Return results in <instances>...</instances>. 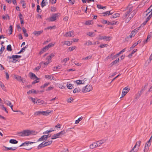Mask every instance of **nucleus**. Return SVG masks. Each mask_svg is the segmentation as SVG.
<instances>
[{"instance_id": "nucleus-1", "label": "nucleus", "mask_w": 152, "mask_h": 152, "mask_svg": "<svg viewBox=\"0 0 152 152\" xmlns=\"http://www.w3.org/2000/svg\"><path fill=\"white\" fill-rule=\"evenodd\" d=\"M35 131L29 130H24L22 131L17 133V134L19 136L25 137L29 136L31 134H33Z\"/></svg>"}, {"instance_id": "nucleus-2", "label": "nucleus", "mask_w": 152, "mask_h": 152, "mask_svg": "<svg viewBox=\"0 0 152 152\" xmlns=\"http://www.w3.org/2000/svg\"><path fill=\"white\" fill-rule=\"evenodd\" d=\"M21 57V56L19 55H12V56L7 57L8 59H9L8 60V61L13 63H16L18 60H15V58H20Z\"/></svg>"}, {"instance_id": "nucleus-3", "label": "nucleus", "mask_w": 152, "mask_h": 152, "mask_svg": "<svg viewBox=\"0 0 152 152\" xmlns=\"http://www.w3.org/2000/svg\"><path fill=\"white\" fill-rule=\"evenodd\" d=\"M51 112L49 111V110H47L46 111H36L34 113V115H48Z\"/></svg>"}, {"instance_id": "nucleus-4", "label": "nucleus", "mask_w": 152, "mask_h": 152, "mask_svg": "<svg viewBox=\"0 0 152 152\" xmlns=\"http://www.w3.org/2000/svg\"><path fill=\"white\" fill-rule=\"evenodd\" d=\"M52 142V141H48L47 142H43L40 144L37 147L38 149H40L45 146L49 145H50Z\"/></svg>"}, {"instance_id": "nucleus-5", "label": "nucleus", "mask_w": 152, "mask_h": 152, "mask_svg": "<svg viewBox=\"0 0 152 152\" xmlns=\"http://www.w3.org/2000/svg\"><path fill=\"white\" fill-rule=\"evenodd\" d=\"M141 143V141H139L137 142L134 147L129 152H135L136 151H137L139 147L140 146Z\"/></svg>"}, {"instance_id": "nucleus-6", "label": "nucleus", "mask_w": 152, "mask_h": 152, "mask_svg": "<svg viewBox=\"0 0 152 152\" xmlns=\"http://www.w3.org/2000/svg\"><path fill=\"white\" fill-rule=\"evenodd\" d=\"M92 86L91 85H87L83 88L82 91L83 93H86L90 91L92 89Z\"/></svg>"}, {"instance_id": "nucleus-7", "label": "nucleus", "mask_w": 152, "mask_h": 152, "mask_svg": "<svg viewBox=\"0 0 152 152\" xmlns=\"http://www.w3.org/2000/svg\"><path fill=\"white\" fill-rule=\"evenodd\" d=\"M74 32L73 31H69V32H66L64 35V36L66 37H74Z\"/></svg>"}, {"instance_id": "nucleus-8", "label": "nucleus", "mask_w": 152, "mask_h": 152, "mask_svg": "<svg viewBox=\"0 0 152 152\" xmlns=\"http://www.w3.org/2000/svg\"><path fill=\"white\" fill-rule=\"evenodd\" d=\"M129 88L127 87H126L124 88L123 90L122 94V96L120 97V98L124 96H125L126 94L129 92Z\"/></svg>"}, {"instance_id": "nucleus-9", "label": "nucleus", "mask_w": 152, "mask_h": 152, "mask_svg": "<svg viewBox=\"0 0 152 152\" xmlns=\"http://www.w3.org/2000/svg\"><path fill=\"white\" fill-rule=\"evenodd\" d=\"M46 61L45 62L43 61L41 62L40 64L42 65V64L44 65V66H43V67H45V66H47L48 64L51 62L52 61V60L50 59H46Z\"/></svg>"}, {"instance_id": "nucleus-10", "label": "nucleus", "mask_w": 152, "mask_h": 152, "mask_svg": "<svg viewBox=\"0 0 152 152\" xmlns=\"http://www.w3.org/2000/svg\"><path fill=\"white\" fill-rule=\"evenodd\" d=\"M110 37H109L106 36H100L99 37V39L100 40L103 39L106 41H109L110 40Z\"/></svg>"}, {"instance_id": "nucleus-11", "label": "nucleus", "mask_w": 152, "mask_h": 152, "mask_svg": "<svg viewBox=\"0 0 152 152\" xmlns=\"http://www.w3.org/2000/svg\"><path fill=\"white\" fill-rule=\"evenodd\" d=\"M150 12H152V4L144 12V14L146 16H147Z\"/></svg>"}, {"instance_id": "nucleus-12", "label": "nucleus", "mask_w": 152, "mask_h": 152, "mask_svg": "<svg viewBox=\"0 0 152 152\" xmlns=\"http://www.w3.org/2000/svg\"><path fill=\"white\" fill-rule=\"evenodd\" d=\"M58 16L57 14H54L50 18V20L51 21H54L56 19V17Z\"/></svg>"}, {"instance_id": "nucleus-13", "label": "nucleus", "mask_w": 152, "mask_h": 152, "mask_svg": "<svg viewBox=\"0 0 152 152\" xmlns=\"http://www.w3.org/2000/svg\"><path fill=\"white\" fill-rule=\"evenodd\" d=\"M105 142L106 140L104 139L97 141L96 142L97 147L100 146L102 144Z\"/></svg>"}, {"instance_id": "nucleus-14", "label": "nucleus", "mask_w": 152, "mask_h": 152, "mask_svg": "<svg viewBox=\"0 0 152 152\" xmlns=\"http://www.w3.org/2000/svg\"><path fill=\"white\" fill-rule=\"evenodd\" d=\"M61 137V136L59 133H58L53 135L51 137V139L52 140H54L56 138H60Z\"/></svg>"}, {"instance_id": "nucleus-15", "label": "nucleus", "mask_w": 152, "mask_h": 152, "mask_svg": "<svg viewBox=\"0 0 152 152\" xmlns=\"http://www.w3.org/2000/svg\"><path fill=\"white\" fill-rule=\"evenodd\" d=\"M43 32V30H41L39 31H34L33 34L37 37H38L41 34H42Z\"/></svg>"}, {"instance_id": "nucleus-16", "label": "nucleus", "mask_w": 152, "mask_h": 152, "mask_svg": "<svg viewBox=\"0 0 152 152\" xmlns=\"http://www.w3.org/2000/svg\"><path fill=\"white\" fill-rule=\"evenodd\" d=\"M34 143H35L34 142L26 141L24 143H23L21 145H20V147L23 146H28V145L29 144H31Z\"/></svg>"}, {"instance_id": "nucleus-17", "label": "nucleus", "mask_w": 152, "mask_h": 152, "mask_svg": "<svg viewBox=\"0 0 152 152\" xmlns=\"http://www.w3.org/2000/svg\"><path fill=\"white\" fill-rule=\"evenodd\" d=\"M142 40L141 39L139 40L138 41L134 43L132 46L130 47L131 49H132L134 48L137 46L139 43H140L141 42Z\"/></svg>"}, {"instance_id": "nucleus-18", "label": "nucleus", "mask_w": 152, "mask_h": 152, "mask_svg": "<svg viewBox=\"0 0 152 152\" xmlns=\"http://www.w3.org/2000/svg\"><path fill=\"white\" fill-rule=\"evenodd\" d=\"M136 10H134L132 12H131V14L129 15V18L130 19L133 18V17L136 14Z\"/></svg>"}, {"instance_id": "nucleus-19", "label": "nucleus", "mask_w": 152, "mask_h": 152, "mask_svg": "<svg viewBox=\"0 0 152 152\" xmlns=\"http://www.w3.org/2000/svg\"><path fill=\"white\" fill-rule=\"evenodd\" d=\"M96 143V142H94L91 144L90 146V148L93 149L97 147Z\"/></svg>"}, {"instance_id": "nucleus-20", "label": "nucleus", "mask_w": 152, "mask_h": 152, "mask_svg": "<svg viewBox=\"0 0 152 152\" xmlns=\"http://www.w3.org/2000/svg\"><path fill=\"white\" fill-rule=\"evenodd\" d=\"M56 55L55 53H53L50 54V55L48 56L46 59H50L51 60V58L53 57Z\"/></svg>"}, {"instance_id": "nucleus-21", "label": "nucleus", "mask_w": 152, "mask_h": 152, "mask_svg": "<svg viewBox=\"0 0 152 152\" xmlns=\"http://www.w3.org/2000/svg\"><path fill=\"white\" fill-rule=\"evenodd\" d=\"M44 101L40 99H37L36 101V103L37 104L40 105L44 103Z\"/></svg>"}, {"instance_id": "nucleus-22", "label": "nucleus", "mask_w": 152, "mask_h": 152, "mask_svg": "<svg viewBox=\"0 0 152 152\" xmlns=\"http://www.w3.org/2000/svg\"><path fill=\"white\" fill-rule=\"evenodd\" d=\"M133 6L132 5H128L127 7V11L130 13L133 10Z\"/></svg>"}, {"instance_id": "nucleus-23", "label": "nucleus", "mask_w": 152, "mask_h": 152, "mask_svg": "<svg viewBox=\"0 0 152 152\" xmlns=\"http://www.w3.org/2000/svg\"><path fill=\"white\" fill-rule=\"evenodd\" d=\"M46 139L45 135L42 136L40 138H39L38 140L37 141H41L43 140H46Z\"/></svg>"}, {"instance_id": "nucleus-24", "label": "nucleus", "mask_w": 152, "mask_h": 152, "mask_svg": "<svg viewBox=\"0 0 152 152\" xmlns=\"http://www.w3.org/2000/svg\"><path fill=\"white\" fill-rule=\"evenodd\" d=\"M111 11H107L103 13L102 14L104 15L103 16H104L106 15H111L113 14V12H111Z\"/></svg>"}, {"instance_id": "nucleus-25", "label": "nucleus", "mask_w": 152, "mask_h": 152, "mask_svg": "<svg viewBox=\"0 0 152 152\" xmlns=\"http://www.w3.org/2000/svg\"><path fill=\"white\" fill-rule=\"evenodd\" d=\"M22 30L24 33V36L25 37H27L28 36V34L26 33V30L25 28L23 27L22 28Z\"/></svg>"}, {"instance_id": "nucleus-26", "label": "nucleus", "mask_w": 152, "mask_h": 152, "mask_svg": "<svg viewBox=\"0 0 152 152\" xmlns=\"http://www.w3.org/2000/svg\"><path fill=\"white\" fill-rule=\"evenodd\" d=\"M10 142L12 144H17L18 143V141L14 139H11L10 140Z\"/></svg>"}, {"instance_id": "nucleus-27", "label": "nucleus", "mask_w": 152, "mask_h": 152, "mask_svg": "<svg viewBox=\"0 0 152 152\" xmlns=\"http://www.w3.org/2000/svg\"><path fill=\"white\" fill-rule=\"evenodd\" d=\"M93 45L91 41L90 40H88L87 41H86V42L84 44V45Z\"/></svg>"}, {"instance_id": "nucleus-28", "label": "nucleus", "mask_w": 152, "mask_h": 152, "mask_svg": "<svg viewBox=\"0 0 152 152\" xmlns=\"http://www.w3.org/2000/svg\"><path fill=\"white\" fill-rule=\"evenodd\" d=\"M93 22L92 20H88L86 21L85 23L86 25H89L93 24Z\"/></svg>"}, {"instance_id": "nucleus-29", "label": "nucleus", "mask_w": 152, "mask_h": 152, "mask_svg": "<svg viewBox=\"0 0 152 152\" xmlns=\"http://www.w3.org/2000/svg\"><path fill=\"white\" fill-rule=\"evenodd\" d=\"M72 42L69 41H65L64 42V44L66 45H67L70 46L71 45Z\"/></svg>"}, {"instance_id": "nucleus-30", "label": "nucleus", "mask_w": 152, "mask_h": 152, "mask_svg": "<svg viewBox=\"0 0 152 152\" xmlns=\"http://www.w3.org/2000/svg\"><path fill=\"white\" fill-rule=\"evenodd\" d=\"M87 34V35H88L90 37H94L95 35V34L94 32H88Z\"/></svg>"}, {"instance_id": "nucleus-31", "label": "nucleus", "mask_w": 152, "mask_h": 152, "mask_svg": "<svg viewBox=\"0 0 152 152\" xmlns=\"http://www.w3.org/2000/svg\"><path fill=\"white\" fill-rule=\"evenodd\" d=\"M83 81L84 82V81H82L81 80H77L75 81L76 83L78 85L83 84L84 83H83Z\"/></svg>"}, {"instance_id": "nucleus-32", "label": "nucleus", "mask_w": 152, "mask_h": 152, "mask_svg": "<svg viewBox=\"0 0 152 152\" xmlns=\"http://www.w3.org/2000/svg\"><path fill=\"white\" fill-rule=\"evenodd\" d=\"M92 57V55H89L87 57H86L85 58H82V60H89L90 59H91Z\"/></svg>"}, {"instance_id": "nucleus-33", "label": "nucleus", "mask_w": 152, "mask_h": 152, "mask_svg": "<svg viewBox=\"0 0 152 152\" xmlns=\"http://www.w3.org/2000/svg\"><path fill=\"white\" fill-rule=\"evenodd\" d=\"M37 10L39 13H41L42 10L40 8V6L39 5L37 6Z\"/></svg>"}, {"instance_id": "nucleus-34", "label": "nucleus", "mask_w": 152, "mask_h": 152, "mask_svg": "<svg viewBox=\"0 0 152 152\" xmlns=\"http://www.w3.org/2000/svg\"><path fill=\"white\" fill-rule=\"evenodd\" d=\"M27 93L28 94H30L32 93H37L36 92V91L35 90H29L27 92Z\"/></svg>"}, {"instance_id": "nucleus-35", "label": "nucleus", "mask_w": 152, "mask_h": 152, "mask_svg": "<svg viewBox=\"0 0 152 152\" xmlns=\"http://www.w3.org/2000/svg\"><path fill=\"white\" fill-rule=\"evenodd\" d=\"M4 103L5 104H6L8 106H11L12 104L9 101L6 100L4 101Z\"/></svg>"}, {"instance_id": "nucleus-36", "label": "nucleus", "mask_w": 152, "mask_h": 152, "mask_svg": "<svg viewBox=\"0 0 152 152\" xmlns=\"http://www.w3.org/2000/svg\"><path fill=\"white\" fill-rule=\"evenodd\" d=\"M51 77H52V80H53V78H54V77H53V76H51L50 75H45V78L46 79H50L51 80H52Z\"/></svg>"}, {"instance_id": "nucleus-37", "label": "nucleus", "mask_w": 152, "mask_h": 152, "mask_svg": "<svg viewBox=\"0 0 152 152\" xmlns=\"http://www.w3.org/2000/svg\"><path fill=\"white\" fill-rule=\"evenodd\" d=\"M50 84V83H45L43 85L41 86L40 87V88H44L45 87H46L48 86Z\"/></svg>"}, {"instance_id": "nucleus-38", "label": "nucleus", "mask_w": 152, "mask_h": 152, "mask_svg": "<svg viewBox=\"0 0 152 152\" xmlns=\"http://www.w3.org/2000/svg\"><path fill=\"white\" fill-rule=\"evenodd\" d=\"M80 91V89L79 88H75L73 91V93H79Z\"/></svg>"}, {"instance_id": "nucleus-39", "label": "nucleus", "mask_w": 152, "mask_h": 152, "mask_svg": "<svg viewBox=\"0 0 152 152\" xmlns=\"http://www.w3.org/2000/svg\"><path fill=\"white\" fill-rule=\"evenodd\" d=\"M28 99H29L31 100L32 102L34 103H36V100L34 98H33L29 96L28 97Z\"/></svg>"}, {"instance_id": "nucleus-40", "label": "nucleus", "mask_w": 152, "mask_h": 152, "mask_svg": "<svg viewBox=\"0 0 152 152\" xmlns=\"http://www.w3.org/2000/svg\"><path fill=\"white\" fill-rule=\"evenodd\" d=\"M5 47L3 45H2L0 50V55L2 54L3 51L5 49Z\"/></svg>"}, {"instance_id": "nucleus-41", "label": "nucleus", "mask_w": 152, "mask_h": 152, "mask_svg": "<svg viewBox=\"0 0 152 152\" xmlns=\"http://www.w3.org/2000/svg\"><path fill=\"white\" fill-rule=\"evenodd\" d=\"M7 50L10 51H12V47L10 45H9L7 46Z\"/></svg>"}, {"instance_id": "nucleus-42", "label": "nucleus", "mask_w": 152, "mask_h": 152, "mask_svg": "<svg viewBox=\"0 0 152 152\" xmlns=\"http://www.w3.org/2000/svg\"><path fill=\"white\" fill-rule=\"evenodd\" d=\"M5 148L7 149V150H12L13 151L15 150L17 148L16 147H10H10L8 148V147H5Z\"/></svg>"}, {"instance_id": "nucleus-43", "label": "nucleus", "mask_w": 152, "mask_h": 152, "mask_svg": "<svg viewBox=\"0 0 152 152\" xmlns=\"http://www.w3.org/2000/svg\"><path fill=\"white\" fill-rule=\"evenodd\" d=\"M97 7L99 9H104L106 7H102L101 5L97 4Z\"/></svg>"}, {"instance_id": "nucleus-44", "label": "nucleus", "mask_w": 152, "mask_h": 152, "mask_svg": "<svg viewBox=\"0 0 152 152\" xmlns=\"http://www.w3.org/2000/svg\"><path fill=\"white\" fill-rule=\"evenodd\" d=\"M119 61V58H118L117 59H116L115 60L113 61L112 63L111 64L112 65H113L114 64H116Z\"/></svg>"}, {"instance_id": "nucleus-45", "label": "nucleus", "mask_w": 152, "mask_h": 152, "mask_svg": "<svg viewBox=\"0 0 152 152\" xmlns=\"http://www.w3.org/2000/svg\"><path fill=\"white\" fill-rule=\"evenodd\" d=\"M67 88L70 89H72L73 87V85L72 84H67L66 85Z\"/></svg>"}, {"instance_id": "nucleus-46", "label": "nucleus", "mask_w": 152, "mask_h": 152, "mask_svg": "<svg viewBox=\"0 0 152 152\" xmlns=\"http://www.w3.org/2000/svg\"><path fill=\"white\" fill-rule=\"evenodd\" d=\"M83 118V117H81L78 119L77 120H76L75 123V124H78L79 122L82 120Z\"/></svg>"}, {"instance_id": "nucleus-47", "label": "nucleus", "mask_w": 152, "mask_h": 152, "mask_svg": "<svg viewBox=\"0 0 152 152\" xmlns=\"http://www.w3.org/2000/svg\"><path fill=\"white\" fill-rule=\"evenodd\" d=\"M120 16V14L118 13H116L114 14L113 15V18H115L118 17H119Z\"/></svg>"}, {"instance_id": "nucleus-48", "label": "nucleus", "mask_w": 152, "mask_h": 152, "mask_svg": "<svg viewBox=\"0 0 152 152\" xmlns=\"http://www.w3.org/2000/svg\"><path fill=\"white\" fill-rule=\"evenodd\" d=\"M126 50L125 48H124L121 51L119 52L116 54V56H119V55L121 54V53L124 52Z\"/></svg>"}, {"instance_id": "nucleus-49", "label": "nucleus", "mask_w": 152, "mask_h": 152, "mask_svg": "<svg viewBox=\"0 0 152 152\" xmlns=\"http://www.w3.org/2000/svg\"><path fill=\"white\" fill-rule=\"evenodd\" d=\"M15 78L20 82H21L23 79L21 76H17Z\"/></svg>"}, {"instance_id": "nucleus-50", "label": "nucleus", "mask_w": 152, "mask_h": 152, "mask_svg": "<svg viewBox=\"0 0 152 152\" xmlns=\"http://www.w3.org/2000/svg\"><path fill=\"white\" fill-rule=\"evenodd\" d=\"M31 77L32 78H34L35 79H37V76L33 73H30Z\"/></svg>"}, {"instance_id": "nucleus-51", "label": "nucleus", "mask_w": 152, "mask_h": 152, "mask_svg": "<svg viewBox=\"0 0 152 152\" xmlns=\"http://www.w3.org/2000/svg\"><path fill=\"white\" fill-rule=\"evenodd\" d=\"M54 45V44L52 43H50L48 45L46 46L47 47L48 49L50 48L52 46H53Z\"/></svg>"}, {"instance_id": "nucleus-52", "label": "nucleus", "mask_w": 152, "mask_h": 152, "mask_svg": "<svg viewBox=\"0 0 152 152\" xmlns=\"http://www.w3.org/2000/svg\"><path fill=\"white\" fill-rule=\"evenodd\" d=\"M0 86L4 90H5V87L3 83L1 81H0Z\"/></svg>"}, {"instance_id": "nucleus-53", "label": "nucleus", "mask_w": 152, "mask_h": 152, "mask_svg": "<svg viewBox=\"0 0 152 152\" xmlns=\"http://www.w3.org/2000/svg\"><path fill=\"white\" fill-rule=\"evenodd\" d=\"M66 133V132H65V130L64 129L61 132H59L61 136L62 135L65 134Z\"/></svg>"}, {"instance_id": "nucleus-54", "label": "nucleus", "mask_w": 152, "mask_h": 152, "mask_svg": "<svg viewBox=\"0 0 152 152\" xmlns=\"http://www.w3.org/2000/svg\"><path fill=\"white\" fill-rule=\"evenodd\" d=\"M69 58H65L62 60V62L63 63H64V64H65L69 60Z\"/></svg>"}, {"instance_id": "nucleus-55", "label": "nucleus", "mask_w": 152, "mask_h": 152, "mask_svg": "<svg viewBox=\"0 0 152 152\" xmlns=\"http://www.w3.org/2000/svg\"><path fill=\"white\" fill-rule=\"evenodd\" d=\"M20 2H21V3L23 4H22L23 7L24 8H25L26 7V3H25V1H21Z\"/></svg>"}, {"instance_id": "nucleus-56", "label": "nucleus", "mask_w": 152, "mask_h": 152, "mask_svg": "<svg viewBox=\"0 0 152 152\" xmlns=\"http://www.w3.org/2000/svg\"><path fill=\"white\" fill-rule=\"evenodd\" d=\"M1 106L2 107V109L3 110L5 111L6 113H8V112L6 108L4 107V106L3 105V104L1 105Z\"/></svg>"}, {"instance_id": "nucleus-57", "label": "nucleus", "mask_w": 152, "mask_h": 152, "mask_svg": "<svg viewBox=\"0 0 152 152\" xmlns=\"http://www.w3.org/2000/svg\"><path fill=\"white\" fill-rule=\"evenodd\" d=\"M46 2L45 1H44V0H42L41 3V6L42 7H44L46 5V4H45Z\"/></svg>"}, {"instance_id": "nucleus-58", "label": "nucleus", "mask_w": 152, "mask_h": 152, "mask_svg": "<svg viewBox=\"0 0 152 152\" xmlns=\"http://www.w3.org/2000/svg\"><path fill=\"white\" fill-rule=\"evenodd\" d=\"M149 148L148 146H145L144 148V152H147L149 149Z\"/></svg>"}, {"instance_id": "nucleus-59", "label": "nucleus", "mask_w": 152, "mask_h": 152, "mask_svg": "<svg viewBox=\"0 0 152 152\" xmlns=\"http://www.w3.org/2000/svg\"><path fill=\"white\" fill-rule=\"evenodd\" d=\"M76 48V47L74 46V47H71L69 48V50L70 51H72L74 49H75V48Z\"/></svg>"}, {"instance_id": "nucleus-60", "label": "nucleus", "mask_w": 152, "mask_h": 152, "mask_svg": "<svg viewBox=\"0 0 152 152\" xmlns=\"http://www.w3.org/2000/svg\"><path fill=\"white\" fill-rule=\"evenodd\" d=\"M13 31L12 28V25H10L9 27V31L10 32V34H12V32Z\"/></svg>"}, {"instance_id": "nucleus-61", "label": "nucleus", "mask_w": 152, "mask_h": 152, "mask_svg": "<svg viewBox=\"0 0 152 152\" xmlns=\"http://www.w3.org/2000/svg\"><path fill=\"white\" fill-rule=\"evenodd\" d=\"M26 46L23 47V48H22L20 50L18 53V54H20L21 53L23 52V50H25V49L26 48Z\"/></svg>"}, {"instance_id": "nucleus-62", "label": "nucleus", "mask_w": 152, "mask_h": 152, "mask_svg": "<svg viewBox=\"0 0 152 152\" xmlns=\"http://www.w3.org/2000/svg\"><path fill=\"white\" fill-rule=\"evenodd\" d=\"M58 87L60 88L64 89L65 88V86H64L63 85L61 84H59L58 85Z\"/></svg>"}, {"instance_id": "nucleus-63", "label": "nucleus", "mask_w": 152, "mask_h": 152, "mask_svg": "<svg viewBox=\"0 0 152 152\" xmlns=\"http://www.w3.org/2000/svg\"><path fill=\"white\" fill-rule=\"evenodd\" d=\"M61 67V65H58L57 66L55 67H54V69L55 70H57L58 69H60Z\"/></svg>"}, {"instance_id": "nucleus-64", "label": "nucleus", "mask_w": 152, "mask_h": 152, "mask_svg": "<svg viewBox=\"0 0 152 152\" xmlns=\"http://www.w3.org/2000/svg\"><path fill=\"white\" fill-rule=\"evenodd\" d=\"M149 14V15L147 17L148 18H149V19H150V18H151L152 17V12H150V13H148V14Z\"/></svg>"}]
</instances>
